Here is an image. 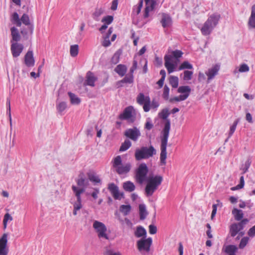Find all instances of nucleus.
<instances>
[{"mask_svg":"<svg viewBox=\"0 0 255 255\" xmlns=\"http://www.w3.org/2000/svg\"><path fill=\"white\" fill-rule=\"evenodd\" d=\"M170 113L167 108L163 109L160 113H159V117L163 120H165L164 128L162 130V137L161 139L160 145V160L161 165H165L166 164V159L167 158L166 147L167 145L168 138L170 129V121L167 119L169 116Z\"/></svg>","mask_w":255,"mask_h":255,"instance_id":"1","label":"nucleus"},{"mask_svg":"<svg viewBox=\"0 0 255 255\" xmlns=\"http://www.w3.org/2000/svg\"><path fill=\"white\" fill-rule=\"evenodd\" d=\"M163 181V177L159 175H149L145 180L146 185L145 187V195L146 197L151 196L157 189Z\"/></svg>","mask_w":255,"mask_h":255,"instance_id":"2","label":"nucleus"},{"mask_svg":"<svg viewBox=\"0 0 255 255\" xmlns=\"http://www.w3.org/2000/svg\"><path fill=\"white\" fill-rule=\"evenodd\" d=\"M136 102L140 105H143V109L145 112L149 111L150 108L156 109L159 106L157 101L153 99L151 102L149 96H145L144 94L140 93L136 97Z\"/></svg>","mask_w":255,"mask_h":255,"instance_id":"3","label":"nucleus"},{"mask_svg":"<svg viewBox=\"0 0 255 255\" xmlns=\"http://www.w3.org/2000/svg\"><path fill=\"white\" fill-rule=\"evenodd\" d=\"M220 18V15L218 14H213L210 15L201 29L202 34L204 35H209L214 28L218 24Z\"/></svg>","mask_w":255,"mask_h":255,"instance_id":"4","label":"nucleus"},{"mask_svg":"<svg viewBox=\"0 0 255 255\" xmlns=\"http://www.w3.org/2000/svg\"><path fill=\"white\" fill-rule=\"evenodd\" d=\"M171 53V55H165L164 56V65L169 74L174 71L177 66V63L173 62V58L177 59L183 54V52L179 50L172 51Z\"/></svg>","mask_w":255,"mask_h":255,"instance_id":"5","label":"nucleus"},{"mask_svg":"<svg viewBox=\"0 0 255 255\" xmlns=\"http://www.w3.org/2000/svg\"><path fill=\"white\" fill-rule=\"evenodd\" d=\"M249 220L245 218L241 222L232 224L229 227V235L231 237H235L239 235L241 237L245 235V232L242 231L246 225L249 223Z\"/></svg>","mask_w":255,"mask_h":255,"instance_id":"6","label":"nucleus"},{"mask_svg":"<svg viewBox=\"0 0 255 255\" xmlns=\"http://www.w3.org/2000/svg\"><path fill=\"white\" fill-rule=\"evenodd\" d=\"M156 151L154 147L150 145L149 147L142 146L136 149L134 156L136 160L139 161L143 159H148L156 154Z\"/></svg>","mask_w":255,"mask_h":255,"instance_id":"7","label":"nucleus"},{"mask_svg":"<svg viewBox=\"0 0 255 255\" xmlns=\"http://www.w3.org/2000/svg\"><path fill=\"white\" fill-rule=\"evenodd\" d=\"M148 169L145 163H140L135 172V178L136 182L142 184L147 178Z\"/></svg>","mask_w":255,"mask_h":255,"instance_id":"8","label":"nucleus"},{"mask_svg":"<svg viewBox=\"0 0 255 255\" xmlns=\"http://www.w3.org/2000/svg\"><path fill=\"white\" fill-rule=\"evenodd\" d=\"M93 228L97 232L99 238H104L107 240L109 239L108 236L106 234L107 229L104 223L95 221L93 223Z\"/></svg>","mask_w":255,"mask_h":255,"instance_id":"9","label":"nucleus"},{"mask_svg":"<svg viewBox=\"0 0 255 255\" xmlns=\"http://www.w3.org/2000/svg\"><path fill=\"white\" fill-rule=\"evenodd\" d=\"M152 238L149 237L147 239L142 238L137 242V246L139 251H145L148 252L152 244Z\"/></svg>","mask_w":255,"mask_h":255,"instance_id":"10","label":"nucleus"},{"mask_svg":"<svg viewBox=\"0 0 255 255\" xmlns=\"http://www.w3.org/2000/svg\"><path fill=\"white\" fill-rule=\"evenodd\" d=\"M124 135L132 140L136 141L140 136L141 133L140 130L136 127H134L133 128L127 129L125 131Z\"/></svg>","mask_w":255,"mask_h":255,"instance_id":"11","label":"nucleus"},{"mask_svg":"<svg viewBox=\"0 0 255 255\" xmlns=\"http://www.w3.org/2000/svg\"><path fill=\"white\" fill-rule=\"evenodd\" d=\"M144 0L145 3V7L143 11V17L145 19L149 17V12L154 10L157 5V2L155 0Z\"/></svg>","mask_w":255,"mask_h":255,"instance_id":"12","label":"nucleus"},{"mask_svg":"<svg viewBox=\"0 0 255 255\" xmlns=\"http://www.w3.org/2000/svg\"><path fill=\"white\" fill-rule=\"evenodd\" d=\"M7 236L6 233L2 235L0 238V255H7L8 253V247L7 244Z\"/></svg>","mask_w":255,"mask_h":255,"instance_id":"13","label":"nucleus"},{"mask_svg":"<svg viewBox=\"0 0 255 255\" xmlns=\"http://www.w3.org/2000/svg\"><path fill=\"white\" fill-rule=\"evenodd\" d=\"M23 49L22 44L17 42H13L11 44L10 50L13 57H17L21 53Z\"/></svg>","mask_w":255,"mask_h":255,"instance_id":"14","label":"nucleus"},{"mask_svg":"<svg viewBox=\"0 0 255 255\" xmlns=\"http://www.w3.org/2000/svg\"><path fill=\"white\" fill-rule=\"evenodd\" d=\"M108 189L116 200L120 199V196L124 195L123 193H120L119 192V187L114 183H109Z\"/></svg>","mask_w":255,"mask_h":255,"instance_id":"15","label":"nucleus"},{"mask_svg":"<svg viewBox=\"0 0 255 255\" xmlns=\"http://www.w3.org/2000/svg\"><path fill=\"white\" fill-rule=\"evenodd\" d=\"M98 78L96 77L94 73L91 71H88L86 73V80L84 82V86H90L91 87L95 86V83Z\"/></svg>","mask_w":255,"mask_h":255,"instance_id":"16","label":"nucleus"},{"mask_svg":"<svg viewBox=\"0 0 255 255\" xmlns=\"http://www.w3.org/2000/svg\"><path fill=\"white\" fill-rule=\"evenodd\" d=\"M24 63L28 67L34 65L35 60L32 51L28 50L24 56Z\"/></svg>","mask_w":255,"mask_h":255,"instance_id":"17","label":"nucleus"},{"mask_svg":"<svg viewBox=\"0 0 255 255\" xmlns=\"http://www.w3.org/2000/svg\"><path fill=\"white\" fill-rule=\"evenodd\" d=\"M133 107L132 106H128L126 108L123 112L121 114L119 118L121 120H128L132 117V111Z\"/></svg>","mask_w":255,"mask_h":255,"instance_id":"18","label":"nucleus"},{"mask_svg":"<svg viewBox=\"0 0 255 255\" xmlns=\"http://www.w3.org/2000/svg\"><path fill=\"white\" fill-rule=\"evenodd\" d=\"M162 26L164 28L169 27L172 24V19L170 16L167 13H163L160 20Z\"/></svg>","mask_w":255,"mask_h":255,"instance_id":"19","label":"nucleus"},{"mask_svg":"<svg viewBox=\"0 0 255 255\" xmlns=\"http://www.w3.org/2000/svg\"><path fill=\"white\" fill-rule=\"evenodd\" d=\"M76 181L78 186L80 187H87L89 184V180L86 179L83 173L79 174Z\"/></svg>","mask_w":255,"mask_h":255,"instance_id":"20","label":"nucleus"},{"mask_svg":"<svg viewBox=\"0 0 255 255\" xmlns=\"http://www.w3.org/2000/svg\"><path fill=\"white\" fill-rule=\"evenodd\" d=\"M219 69L220 66L218 65H215L211 68L209 69L208 72L206 73V75L208 76V83H209V81L213 79L218 74Z\"/></svg>","mask_w":255,"mask_h":255,"instance_id":"21","label":"nucleus"},{"mask_svg":"<svg viewBox=\"0 0 255 255\" xmlns=\"http://www.w3.org/2000/svg\"><path fill=\"white\" fill-rule=\"evenodd\" d=\"M20 21L24 25L28 26L30 34H32L33 31V25L30 23V20L28 15L24 13L21 17Z\"/></svg>","mask_w":255,"mask_h":255,"instance_id":"22","label":"nucleus"},{"mask_svg":"<svg viewBox=\"0 0 255 255\" xmlns=\"http://www.w3.org/2000/svg\"><path fill=\"white\" fill-rule=\"evenodd\" d=\"M10 31L11 35L12 37V39L10 41L11 43H13V42H17L18 41H20L21 36L17 28L14 26H13L10 28Z\"/></svg>","mask_w":255,"mask_h":255,"instance_id":"23","label":"nucleus"},{"mask_svg":"<svg viewBox=\"0 0 255 255\" xmlns=\"http://www.w3.org/2000/svg\"><path fill=\"white\" fill-rule=\"evenodd\" d=\"M134 77L133 75H130L129 74H128L126 75V76L121 80L117 82V85L119 87H123V84L124 83H128V84H132L133 82Z\"/></svg>","mask_w":255,"mask_h":255,"instance_id":"24","label":"nucleus"},{"mask_svg":"<svg viewBox=\"0 0 255 255\" xmlns=\"http://www.w3.org/2000/svg\"><path fill=\"white\" fill-rule=\"evenodd\" d=\"M232 214L233 215L235 220L237 221L241 222L244 219V213L242 210L234 208L232 211Z\"/></svg>","mask_w":255,"mask_h":255,"instance_id":"25","label":"nucleus"},{"mask_svg":"<svg viewBox=\"0 0 255 255\" xmlns=\"http://www.w3.org/2000/svg\"><path fill=\"white\" fill-rule=\"evenodd\" d=\"M131 169V165L130 163H127L125 165H120L116 169V172L119 174H123L128 173Z\"/></svg>","mask_w":255,"mask_h":255,"instance_id":"26","label":"nucleus"},{"mask_svg":"<svg viewBox=\"0 0 255 255\" xmlns=\"http://www.w3.org/2000/svg\"><path fill=\"white\" fill-rule=\"evenodd\" d=\"M114 71L121 77H123L126 74L127 67L125 65L119 64L114 69Z\"/></svg>","mask_w":255,"mask_h":255,"instance_id":"27","label":"nucleus"},{"mask_svg":"<svg viewBox=\"0 0 255 255\" xmlns=\"http://www.w3.org/2000/svg\"><path fill=\"white\" fill-rule=\"evenodd\" d=\"M123 187L125 191L128 192H131L135 189V186L133 183L130 181H127L124 182Z\"/></svg>","mask_w":255,"mask_h":255,"instance_id":"28","label":"nucleus"},{"mask_svg":"<svg viewBox=\"0 0 255 255\" xmlns=\"http://www.w3.org/2000/svg\"><path fill=\"white\" fill-rule=\"evenodd\" d=\"M134 235L137 238H145L146 236V231L142 226H139L136 227V230L134 232Z\"/></svg>","mask_w":255,"mask_h":255,"instance_id":"29","label":"nucleus"},{"mask_svg":"<svg viewBox=\"0 0 255 255\" xmlns=\"http://www.w3.org/2000/svg\"><path fill=\"white\" fill-rule=\"evenodd\" d=\"M238 251V248L235 245H228L226 247L224 252L228 255H236V253Z\"/></svg>","mask_w":255,"mask_h":255,"instance_id":"30","label":"nucleus"},{"mask_svg":"<svg viewBox=\"0 0 255 255\" xmlns=\"http://www.w3.org/2000/svg\"><path fill=\"white\" fill-rule=\"evenodd\" d=\"M191 90V88L189 86H181L178 88L177 92L179 93L183 94L181 95H187V99L190 95Z\"/></svg>","mask_w":255,"mask_h":255,"instance_id":"31","label":"nucleus"},{"mask_svg":"<svg viewBox=\"0 0 255 255\" xmlns=\"http://www.w3.org/2000/svg\"><path fill=\"white\" fill-rule=\"evenodd\" d=\"M249 25L255 28V4L252 8L251 14L249 19Z\"/></svg>","mask_w":255,"mask_h":255,"instance_id":"32","label":"nucleus"},{"mask_svg":"<svg viewBox=\"0 0 255 255\" xmlns=\"http://www.w3.org/2000/svg\"><path fill=\"white\" fill-rule=\"evenodd\" d=\"M87 176L88 177V179L91 182H94L95 183H98L101 182V179L93 171H90L88 172Z\"/></svg>","mask_w":255,"mask_h":255,"instance_id":"33","label":"nucleus"},{"mask_svg":"<svg viewBox=\"0 0 255 255\" xmlns=\"http://www.w3.org/2000/svg\"><path fill=\"white\" fill-rule=\"evenodd\" d=\"M18 13L16 12H14L11 15L10 20L13 24L16 25L18 27H20L21 25V22Z\"/></svg>","mask_w":255,"mask_h":255,"instance_id":"34","label":"nucleus"},{"mask_svg":"<svg viewBox=\"0 0 255 255\" xmlns=\"http://www.w3.org/2000/svg\"><path fill=\"white\" fill-rule=\"evenodd\" d=\"M68 94L69 96L71 103L73 105H79L81 102L80 99L77 97L75 94L69 92Z\"/></svg>","mask_w":255,"mask_h":255,"instance_id":"35","label":"nucleus"},{"mask_svg":"<svg viewBox=\"0 0 255 255\" xmlns=\"http://www.w3.org/2000/svg\"><path fill=\"white\" fill-rule=\"evenodd\" d=\"M140 219L143 220L145 219L147 215V212L146 210L145 206L144 204L139 205Z\"/></svg>","mask_w":255,"mask_h":255,"instance_id":"36","label":"nucleus"},{"mask_svg":"<svg viewBox=\"0 0 255 255\" xmlns=\"http://www.w3.org/2000/svg\"><path fill=\"white\" fill-rule=\"evenodd\" d=\"M119 210L124 216H127L130 213L131 207L130 205H122L120 206Z\"/></svg>","mask_w":255,"mask_h":255,"instance_id":"37","label":"nucleus"},{"mask_svg":"<svg viewBox=\"0 0 255 255\" xmlns=\"http://www.w3.org/2000/svg\"><path fill=\"white\" fill-rule=\"evenodd\" d=\"M104 9L102 8H96L92 15L93 19L96 21H99V17L104 13Z\"/></svg>","mask_w":255,"mask_h":255,"instance_id":"38","label":"nucleus"},{"mask_svg":"<svg viewBox=\"0 0 255 255\" xmlns=\"http://www.w3.org/2000/svg\"><path fill=\"white\" fill-rule=\"evenodd\" d=\"M251 159L250 158H248L246 161L245 164H243L241 168V170H242V174H244L248 171L251 166Z\"/></svg>","mask_w":255,"mask_h":255,"instance_id":"39","label":"nucleus"},{"mask_svg":"<svg viewBox=\"0 0 255 255\" xmlns=\"http://www.w3.org/2000/svg\"><path fill=\"white\" fill-rule=\"evenodd\" d=\"M131 145V143L129 139H126L125 141L122 143L120 148V151H125L128 150Z\"/></svg>","mask_w":255,"mask_h":255,"instance_id":"40","label":"nucleus"},{"mask_svg":"<svg viewBox=\"0 0 255 255\" xmlns=\"http://www.w3.org/2000/svg\"><path fill=\"white\" fill-rule=\"evenodd\" d=\"M121 54V51L120 50L116 51L111 58V63L113 64H117L119 62Z\"/></svg>","mask_w":255,"mask_h":255,"instance_id":"41","label":"nucleus"},{"mask_svg":"<svg viewBox=\"0 0 255 255\" xmlns=\"http://www.w3.org/2000/svg\"><path fill=\"white\" fill-rule=\"evenodd\" d=\"M143 0H139L137 5H135L133 7L132 12L138 15L141 11V8L143 6Z\"/></svg>","mask_w":255,"mask_h":255,"instance_id":"42","label":"nucleus"},{"mask_svg":"<svg viewBox=\"0 0 255 255\" xmlns=\"http://www.w3.org/2000/svg\"><path fill=\"white\" fill-rule=\"evenodd\" d=\"M79 51V46L77 44L71 45L70 49V55L72 57H76Z\"/></svg>","mask_w":255,"mask_h":255,"instance_id":"43","label":"nucleus"},{"mask_svg":"<svg viewBox=\"0 0 255 255\" xmlns=\"http://www.w3.org/2000/svg\"><path fill=\"white\" fill-rule=\"evenodd\" d=\"M239 122H240V119H236L234 121V122L233 124V125L230 127V131H229V132L228 138L231 137L232 135L233 134V133L235 132V130L236 129L238 123H239Z\"/></svg>","mask_w":255,"mask_h":255,"instance_id":"44","label":"nucleus"},{"mask_svg":"<svg viewBox=\"0 0 255 255\" xmlns=\"http://www.w3.org/2000/svg\"><path fill=\"white\" fill-rule=\"evenodd\" d=\"M178 78L177 77L172 76L169 79V83L173 88H176L178 86Z\"/></svg>","mask_w":255,"mask_h":255,"instance_id":"45","label":"nucleus"},{"mask_svg":"<svg viewBox=\"0 0 255 255\" xmlns=\"http://www.w3.org/2000/svg\"><path fill=\"white\" fill-rule=\"evenodd\" d=\"M193 66L191 64H190L188 61H184L179 67V70H183V69H192Z\"/></svg>","mask_w":255,"mask_h":255,"instance_id":"46","label":"nucleus"},{"mask_svg":"<svg viewBox=\"0 0 255 255\" xmlns=\"http://www.w3.org/2000/svg\"><path fill=\"white\" fill-rule=\"evenodd\" d=\"M6 113L8 115L9 120L10 122V127L12 126V122H11V113H10V99L7 98L6 99Z\"/></svg>","mask_w":255,"mask_h":255,"instance_id":"47","label":"nucleus"},{"mask_svg":"<svg viewBox=\"0 0 255 255\" xmlns=\"http://www.w3.org/2000/svg\"><path fill=\"white\" fill-rule=\"evenodd\" d=\"M187 99V95H179L178 97H174L169 99L170 103H173L174 102H180L184 101Z\"/></svg>","mask_w":255,"mask_h":255,"instance_id":"48","label":"nucleus"},{"mask_svg":"<svg viewBox=\"0 0 255 255\" xmlns=\"http://www.w3.org/2000/svg\"><path fill=\"white\" fill-rule=\"evenodd\" d=\"M67 108V104L65 102H61L58 104L56 106V108L59 113H61Z\"/></svg>","mask_w":255,"mask_h":255,"instance_id":"49","label":"nucleus"},{"mask_svg":"<svg viewBox=\"0 0 255 255\" xmlns=\"http://www.w3.org/2000/svg\"><path fill=\"white\" fill-rule=\"evenodd\" d=\"M72 189L76 197L77 202H82L81 197V193L78 190V188L75 185H73L72 186Z\"/></svg>","mask_w":255,"mask_h":255,"instance_id":"50","label":"nucleus"},{"mask_svg":"<svg viewBox=\"0 0 255 255\" xmlns=\"http://www.w3.org/2000/svg\"><path fill=\"white\" fill-rule=\"evenodd\" d=\"M114 17L113 16L107 15L102 18L101 21L108 25L110 24L111 23H112Z\"/></svg>","mask_w":255,"mask_h":255,"instance_id":"51","label":"nucleus"},{"mask_svg":"<svg viewBox=\"0 0 255 255\" xmlns=\"http://www.w3.org/2000/svg\"><path fill=\"white\" fill-rule=\"evenodd\" d=\"M249 241V238L248 237H243L240 243V244L239 245V248L241 249H244L247 244L248 243Z\"/></svg>","mask_w":255,"mask_h":255,"instance_id":"52","label":"nucleus"},{"mask_svg":"<svg viewBox=\"0 0 255 255\" xmlns=\"http://www.w3.org/2000/svg\"><path fill=\"white\" fill-rule=\"evenodd\" d=\"M122 158L120 155H118L114 158V162H113V167L114 168H118V167L122 165Z\"/></svg>","mask_w":255,"mask_h":255,"instance_id":"53","label":"nucleus"},{"mask_svg":"<svg viewBox=\"0 0 255 255\" xmlns=\"http://www.w3.org/2000/svg\"><path fill=\"white\" fill-rule=\"evenodd\" d=\"M12 217L9 213H6L4 215L3 220V225L4 229H5L7 226V223L8 221H12Z\"/></svg>","mask_w":255,"mask_h":255,"instance_id":"54","label":"nucleus"},{"mask_svg":"<svg viewBox=\"0 0 255 255\" xmlns=\"http://www.w3.org/2000/svg\"><path fill=\"white\" fill-rule=\"evenodd\" d=\"M169 88L167 85H165L163 88V92L162 94V97L165 100H167L169 99Z\"/></svg>","mask_w":255,"mask_h":255,"instance_id":"55","label":"nucleus"},{"mask_svg":"<svg viewBox=\"0 0 255 255\" xmlns=\"http://www.w3.org/2000/svg\"><path fill=\"white\" fill-rule=\"evenodd\" d=\"M245 184L244 178L243 176H242L240 178V183L236 187H232V190H235L236 189H239L243 188Z\"/></svg>","mask_w":255,"mask_h":255,"instance_id":"56","label":"nucleus"},{"mask_svg":"<svg viewBox=\"0 0 255 255\" xmlns=\"http://www.w3.org/2000/svg\"><path fill=\"white\" fill-rule=\"evenodd\" d=\"M193 75V72L188 70H185L184 72V80H190L192 78Z\"/></svg>","mask_w":255,"mask_h":255,"instance_id":"57","label":"nucleus"},{"mask_svg":"<svg viewBox=\"0 0 255 255\" xmlns=\"http://www.w3.org/2000/svg\"><path fill=\"white\" fill-rule=\"evenodd\" d=\"M20 33L22 34L23 37L25 39H28V33H29V34H30V33L29 32V30L28 27L27 28H22L20 31Z\"/></svg>","mask_w":255,"mask_h":255,"instance_id":"58","label":"nucleus"},{"mask_svg":"<svg viewBox=\"0 0 255 255\" xmlns=\"http://www.w3.org/2000/svg\"><path fill=\"white\" fill-rule=\"evenodd\" d=\"M240 72H247L249 71V67L246 64H242L239 69Z\"/></svg>","mask_w":255,"mask_h":255,"instance_id":"59","label":"nucleus"},{"mask_svg":"<svg viewBox=\"0 0 255 255\" xmlns=\"http://www.w3.org/2000/svg\"><path fill=\"white\" fill-rule=\"evenodd\" d=\"M137 67V62L136 60H133L132 65L130 68L128 74L133 75L134 71L136 69Z\"/></svg>","mask_w":255,"mask_h":255,"instance_id":"60","label":"nucleus"},{"mask_svg":"<svg viewBox=\"0 0 255 255\" xmlns=\"http://www.w3.org/2000/svg\"><path fill=\"white\" fill-rule=\"evenodd\" d=\"M104 255H122V254L119 252L114 253L112 250L107 249L104 253Z\"/></svg>","mask_w":255,"mask_h":255,"instance_id":"61","label":"nucleus"},{"mask_svg":"<svg viewBox=\"0 0 255 255\" xmlns=\"http://www.w3.org/2000/svg\"><path fill=\"white\" fill-rule=\"evenodd\" d=\"M149 228V232L150 234L153 235L156 233L157 232V228L155 226L153 225H150L148 227Z\"/></svg>","mask_w":255,"mask_h":255,"instance_id":"62","label":"nucleus"},{"mask_svg":"<svg viewBox=\"0 0 255 255\" xmlns=\"http://www.w3.org/2000/svg\"><path fill=\"white\" fill-rule=\"evenodd\" d=\"M111 41L109 40V38H106L104 37V40L102 43V45L104 47H108L111 45Z\"/></svg>","mask_w":255,"mask_h":255,"instance_id":"63","label":"nucleus"},{"mask_svg":"<svg viewBox=\"0 0 255 255\" xmlns=\"http://www.w3.org/2000/svg\"><path fill=\"white\" fill-rule=\"evenodd\" d=\"M248 234L251 237L255 236V225L249 229Z\"/></svg>","mask_w":255,"mask_h":255,"instance_id":"64","label":"nucleus"}]
</instances>
